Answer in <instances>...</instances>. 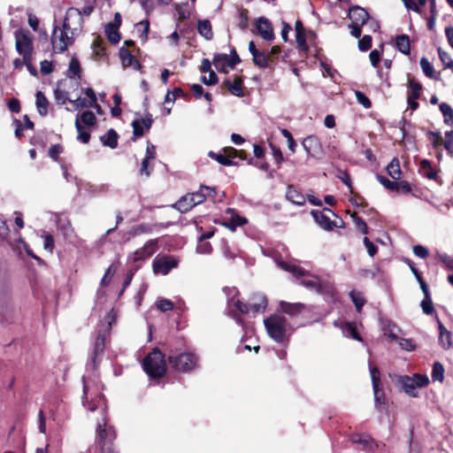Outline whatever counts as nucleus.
I'll use <instances>...</instances> for the list:
<instances>
[{
  "label": "nucleus",
  "mask_w": 453,
  "mask_h": 453,
  "mask_svg": "<svg viewBox=\"0 0 453 453\" xmlns=\"http://www.w3.org/2000/svg\"><path fill=\"white\" fill-rule=\"evenodd\" d=\"M74 36L70 31L55 26L51 35V45L55 53H62L65 51L74 42Z\"/></svg>",
  "instance_id": "obj_6"
},
{
  "label": "nucleus",
  "mask_w": 453,
  "mask_h": 453,
  "mask_svg": "<svg viewBox=\"0 0 453 453\" xmlns=\"http://www.w3.org/2000/svg\"><path fill=\"white\" fill-rule=\"evenodd\" d=\"M135 32L142 41H146L150 31V22L148 19L142 20L135 24Z\"/></svg>",
  "instance_id": "obj_31"
},
{
  "label": "nucleus",
  "mask_w": 453,
  "mask_h": 453,
  "mask_svg": "<svg viewBox=\"0 0 453 453\" xmlns=\"http://www.w3.org/2000/svg\"><path fill=\"white\" fill-rule=\"evenodd\" d=\"M16 50L23 56L24 62L30 67L31 56H32V41L29 35L23 32L16 33Z\"/></svg>",
  "instance_id": "obj_9"
},
{
  "label": "nucleus",
  "mask_w": 453,
  "mask_h": 453,
  "mask_svg": "<svg viewBox=\"0 0 453 453\" xmlns=\"http://www.w3.org/2000/svg\"><path fill=\"white\" fill-rule=\"evenodd\" d=\"M440 111L444 117V123L449 126H453V109L452 107L446 104L441 103L440 104Z\"/></svg>",
  "instance_id": "obj_34"
},
{
  "label": "nucleus",
  "mask_w": 453,
  "mask_h": 453,
  "mask_svg": "<svg viewBox=\"0 0 453 453\" xmlns=\"http://www.w3.org/2000/svg\"><path fill=\"white\" fill-rule=\"evenodd\" d=\"M116 272V266L113 265H111L108 269L106 270L102 280L101 285L102 286H107L110 283L111 278L113 276V274Z\"/></svg>",
  "instance_id": "obj_54"
},
{
  "label": "nucleus",
  "mask_w": 453,
  "mask_h": 453,
  "mask_svg": "<svg viewBox=\"0 0 453 453\" xmlns=\"http://www.w3.org/2000/svg\"><path fill=\"white\" fill-rule=\"evenodd\" d=\"M420 171L429 180H436L438 173L432 168L430 162L427 159H423L420 162Z\"/></svg>",
  "instance_id": "obj_29"
},
{
  "label": "nucleus",
  "mask_w": 453,
  "mask_h": 453,
  "mask_svg": "<svg viewBox=\"0 0 453 453\" xmlns=\"http://www.w3.org/2000/svg\"><path fill=\"white\" fill-rule=\"evenodd\" d=\"M432 379L434 381L439 382H442L444 379V368L443 365L439 362H435L434 364L432 371Z\"/></svg>",
  "instance_id": "obj_37"
},
{
  "label": "nucleus",
  "mask_w": 453,
  "mask_h": 453,
  "mask_svg": "<svg viewBox=\"0 0 453 453\" xmlns=\"http://www.w3.org/2000/svg\"><path fill=\"white\" fill-rule=\"evenodd\" d=\"M438 54L441 61L444 65L445 68H449L452 64L453 60L449 54L444 50H442L441 48L438 49Z\"/></svg>",
  "instance_id": "obj_50"
},
{
  "label": "nucleus",
  "mask_w": 453,
  "mask_h": 453,
  "mask_svg": "<svg viewBox=\"0 0 453 453\" xmlns=\"http://www.w3.org/2000/svg\"><path fill=\"white\" fill-rule=\"evenodd\" d=\"M69 102L73 104V106L76 110H81L82 108L94 107L91 104V102H88V99H86V98L78 97L75 100H69Z\"/></svg>",
  "instance_id": "obj_48"
},
{
  "label": "nucleus",
  "mask_w": 453,
  "mask_h": 453,
  "mask_svg": "<svg viewBox=\"0 0 453 453\" xmlns=\"http://www.w3.org/2000/svg\"><path fill=\"white\" fill-rule=\"evenodd\" d=\"M411 378L413 380L414 383H416L418 388L425 387L429 382V380L426 375L415 374Z\"/></svg>",
  "instance_id": "obj_62"
},
{
  "label": "nucleus",
  "mask_w": 453,
  "mask_h": 453,
  "mask_svg": "<svg viewBox=\"0 0 453 453\" xmlns=\"http://www.w3.org/2000/svg\"><path fill=\"white\" fill-rule=\"evenodd\" d=\"M247 223V219L235 213L234 209L228 208L225 212L222 226L228 228L231 232H234L237 226H243Z\"/></svg>",
  "instance_id": "obj_11"
},
{
  "label": "nucleus",
  "mask_w": 453,
  "mask_h": 453,
  "mask_svg": "<svg viewBox=\"0 0 453 453\" xmlns=\"http://www.w3.org/2000/svg\"><path fill=\"white\" fill-rule=\"evenodd\" d=\"M123 66H131L134 62V56L126 49L122 48L119 52Z\"/></svg>",
  "instance_id": "obj_43"
},
{
  "label": "nucleus",
  "mask_w": 453,
  "mask_h": 453,
  "mask_svg": "<svg viewBox=\"0 0 453 453\" xmlns=\"http://www.w3.org/2000/svg\"><path fill=\"white\" fill-rule=\"evenodd\" d=\"M256 27L263 39L266 41H272L273 39L274 35L273 27L266 19L262 17L257 19Z\"/></svg>",
  "instance_id": "obj_18"
},
{
  "label": "nucleus",
  "mask_w": 453,
  "mask_h": 453,
  "mask_svg": "<svg viewBox=\"0 0 453 453\" xmlns=\"http://www.w3.org/2000/svg\"><path fill=\"white\" fill-rule=\"evenodd\" d=\"M75 127L78 132L77 139L83 143H88L90 139V134L88 132L83 130L78 117L75 119Z\"/></svg>",
  "instance_id": "obj_39"
},
{
  "label": "nucleus",
  "mask_w": 453,
  "mask_h": 453,
  "mask_svg": "<svg viewBox=\"0 0 453 453\" xmlns=\"http://www.w3.org/2000/svg\"><path fill=\"white\" fill-rule=\"evenodd\" d=\"M225 152L226 157L233 160L235 157H240L241 159H245V157L243 156L242 151H238L237 150L232 148V147H226L225 148Z\"/></svg>",
  "instance_id": "obj_55"
},
{
  "label": "nucleus",
  "mask_w": 453,
  "mask_h": 453,
  "mask_svg": "<svg viewBox=\"0 0 453 453\" xmlns=\"http://www.w3.org/2000/svg\"><path fill=\"white\" fill-rule=\"evenodd\" d=\"M376 178L379 180V182L381 185H383L386 188L389 190H395V188H396L395 181L389 180L388 179L381 175H377Z\"/></svg>",
  "instance_id": "obj_58"
},
{
  "label": "nucleus",
  "mask_w": 453,
  "mask_h": 453,
  "mask_svg": "<svg viewBox=\"0 0 453 453\" xmlns=\"http://www.w3.org/2000/svg\"><path fill=\"white\" fill-rule=\"evenodd\" d=\"M440 329V343L442 345L444 349H448L451 345V334L445 328V326L440 322L439 323Z\"/></svg>",
  "instance_id": "obj_33"
},
{
  "label": "nucleus",
  "mask_w": 453,
  "mask_h": 453,
  "mask_svg": "<svg viewBox=\"0 0 453 453\" xmlns=\"http://www.w3.org/2000/svg\"><path fill=\"white\" fill-rule=\"evenodd\" d=\"M143 369L150 377H162L166 372L165 355L158 349H154L153 351L144 358Z\"/></svg>",
  "instance_id": "obj_4"
},
{
  "label": "nucleus",
  "mask_w": 453,
  "mask_h": 453,
  "mask_svg": "<svg viewBox=\"0 0 453 453\" xmlns=\"http://www.w3.org/2000/svg\"><path fill=\"white\" fill-rule=\"evenodd\" d=\"M269 336L277 342L284 341L287 330L288 322L286 319L280 315H273L264 320Z\"/></svg>",
  "instance_id": "obj_5"
},
{
  "label": "nucleus",
  "mask_w": 453,
  "mask_h": 453,
  "mask_svg": "<svg viewBox=\"0 0 453 453\" xmlns=\"http://www.w3.org/2000/svg\"><path fill=\"white\" fill-rule=\"evenodd\" d=\"M303 147L307 154L313 157H319L321 154V144L318 137L311 135L303 141Z\"/></svg>",
  "instance_id": "obj_13"
},
{
  "label": "nucleus",
  "mask_w": 453,
  "mask_h": 453,
  "mask_svg": "<svg viewBox=\"0 0 453 453\" xmlns=\"http://www.w3.org/2000/svg\"><path fill=\"white\" fill-rule=\"evenodd\" d=\"M225 85L228 88V90L236 96H242L243 95V88H242V80L241 77L236 76L234 81H230L229 80L225 81Z\"/></svg>",
  "instance_id": "obj_21"
},
{
  "label": "nucleus",
  "mask_w": 453,
  "mask_h": 453,
  "mask_svg": "<svg viewBox=\"0 0 453 453\" xmlns=\"http://www.w3.org/2000/svg\"><path fill=\"white\" fill-rule=\"evenodd\" d=\"M253 61L259 67H267L273 62V59L265 52L259 51L254 54Z\"/></svg>",
  "instance_id": "obj_32"
},
{
  "label": "nucleus",
  "mask_w": 453,
  "mask_h": 453,
  "mask_svg": "<svg viewBox=\"0 0 453 453\" xmlns=\"http://www.w3.org/2000/svg\"><path fill=\"white\" fill-rule=\"evenodd\" d=\"M387 172L392 179H394V180L400 179V177L402 175V172H401L400 163H399L398 158L394 157L391 160V162L387 166Z\"/></svg>",
  "instance_id": "obj_28"
},
{
  "label": "nucleus",
  "mask_w": 453,
  "mask_h": 453,
  "mask_svg": "<svg viewBox=\"0 0 453 453\" xmlns=\"http://www.w3.org/2000/svg\"><path fill=\"white\" fill-rule=\"evenodd\" d=\"M349 18L351 20V24L365 25L369 19V13L365 9L354 5L349 8Z\"/></svg>",
  "instance_id": "obj_15"
},
{
  "label": "nucleus",
  "mask_w": 453,
  "mask_h": 453,
  "mask_svg": "<svg viewBox=\"0 0 453 453\" xmlns=\"http://www.w3.org/2000/svg\"><path fill=\"white\" fill-rule=\"evenodd\" d=\"M372 46V37L370 35H365L358 41V48L363 50H368Z\"/></svg>",
  "instance_id": "obj_60"
},
{
  "label": "nucleus",
  "mask_w": 453,
  "mask_h": 453,
  "mask_svg": "<svg viewBox=\"0 0 453 453\" xmlns=\"http://www.w3.org/2000/svg\"><path fill=\"white\" fill-rule=\"evenodd\" d=\"M356 98L357 102L362 104L365 109H369L372 105L369 98L361 91L355 92Z\"/></svg>",
  "instance_id": "obj_56"
},
{
  "label": "nucleus",
  "mask_w": 453,
  "mask_h": 453,
  "mask_svg": "<svg viewBox=\"0 0 453 453\" xmlns=\"http://www.w3.org/2000/svg\"><path fill=\"white\" fill-rule=\"evenodd\" d=\"M280 266L284 270L291 272L295 275H297V276H302V275H303V273H304V271L302 268H299V267H297L296 265H288L287 263H281Z\"/></svg>",
  "instance_id": "obj_61"
},
{
  "label": "nucleus",
  "mask_w": 453,
  "mask_h": 453,
  "mask_svg": "<svg viewBox=\"0 0 453 453\" xmlns=\"http://www.w3.org/2000/svg\"><path fill=\"white\" fill-rule=\"evenodd\" d=\"M349 296L354 303L357 311H360L365 303L361 292L352 290L349 293Z\"/></svg>",
  "instance_id": "obj_38"
},
{
  "label": "nucleus",
  "mask_w": 453,
  "mask_h": 453,
  "mask_svg": "<svg viewBox=\"0 0 453 453\" xmlns=\"http://www.w3.org/2000/svg\"><path fill=\"white\" fill-rule=\"evenodd\" d=\"M80 122L83 123L84 125L90 127L94 126L96 124V116L92 111H86L82 112L81 115V118L79 119Z\"/></svg>",
  "instance_id": "obj_44"
},
{
  "label": "nucleus",
  "mask_w": 453,
  "mask_h": 453,
  "mask_svg": "<svg viewBox=\"0 0 453 453\" xmlns=\"http://www.w3.org/2000/svg\"><path fill=\"white\" fill-rule=\"evenodd\" d=\"M118 134L112 128L109 129L107 133L100 137L102 143L104 146H108L114 149L118 145Z\"/></svg>",
  "instance_id": "obj_23"
},
{
  "label": "nucleus",
  "mask_w": 453,
  "mask_h": 453,
  "mask_svg": "<svg viewBox=\"0 0 453 453\" xmlns=\"http://www.w3.org/2000/svg\"><path fill=\"white\" fill-rule=\"evenodd\" d=\"M302 284L304 287H306L308 288H311V289H314L317 292H320V290H321L320 285H319V281L316 279L303 280L302 281Z\"/></svg>",
  "instance_id": "obj_63"
},
{
  "label": "nucleus",
  "mask_w": 453,
  "mask_h": 453,
  "mask_svg": "<svg viewBox=\"0 0 453 453\" xmlns=\"http://www.w3.org/2000/svg\"><path fill=\"white\" fill-rule=\"evenodd\" d=\"M399 346L401 349L412 351L416 349V344L411 339L399 338Z\"/></svg>",
  "instance_id": "obj_53"
},
{
  "label": "nucleus",
  "mask_w": 453,
  "mask_h": 453,
  "mask_svg": "<svg viewBox=\"0 0 453 453\" xmlns=\"http://www.w3.org/2000/svg\"><path fill=\"white\" fill-rule=\"evenodd\" d=\"M422 311L424 313L430 315L434 312V306L431 296H426L420 303Z\"/></svg>",
  "instance_id": "obj_46"
},
{
  "label": "nucleus",
  "mask_w": 453,
  "mask_h": 453,
  "mask_svg": "<svg viewBox=\"0 0 453 453\" xmlns=\"http://www.w3.org/2000/svg\"><path fill=\"white\" fill-rule=\"evenodd\" d=\"M153 123V119L150 114H148L145 118L134 119L132 122L133 132L135 137L142 136L144 130H149Z\"/></svg>",
  "instance_id": "obj_16"
},
{
  "label": "nucleus",
  "mask_w": 453,
  "mask_h": 453,
  "mask_svg": "<svg viewBox=\"0 0 453 453\" xmlns=\"http://www.w3.org/2000/svg\"><path fill=\"white\" fill-rule=\"evenodd\" d=\"M332 211L325 209L324 211H312L311 215L315 221L325 230H332L334 224L331 221L328 214H332Z\"/></svg>",
  "instance_id": "obj_14"
},
{
  "label": "nucleus",
  "mask_w": 453,
  "mask_h": 453,
  "mask_svg": "<svg viewBox=\"0 0 453 453\" xmlns=\"http://www.w3.org/2000/svg\"><path fill=\"white\" fill-rule=\"evenodd\" d=\"M250 311L254 312H263L267 306V300L265 295L257 293L251 297ZM229 312L238 324H242L241 318L236 316V311L245 314L250 311L248 304L242 303L240 300H234L232 298L228 301Z\"/></svg>",
  "instance_id": "obj_2"
},
{
  "label": "nucleus",
  "mask_w": 453,
  "mask_h": 453,
  "mask_svg": "<svg viewBox=\"0 0 453 453\" xmlns=\"http://www.w3.org/2000/svg\"><path fill=\"white\" fill-rule=\"evenodd\" d=\"M178 265V261L173 257H157L153 261V272L157 274L166 275L171 269Z\"/></svg>",
  "instance_id": "obj_10"
},
{
  "label": "nucleus",
  "mask_w": 453,
  "mask_h": 453,
  "mask_svg": "<svg viewBox=\"0 0 453 453\" xmlns=\"http://www.w3.org/2000/svg\"><path fill=\"white\" fill-rule=\"evenodd\" d=\"M370 373L374 392L375 403L376 406H379L380 404V397L383 395V392L379 388L380 372L377 367H371Z\"/></svg>",
  "instance_id": "obj_20"
},
{
  "label": "nucleus",
  "mask_w": 453,
  "mask_h": 453,
  "mask_svg": "<svg viewBox=\"0 0 453 453\" xmlns=\"http://www.w3.org/2000/svg\"><path fill=\"white\" fill-rule=\"evenodd\" d=\"M105 33L111 42L118 43L119 42L120 35L119 34V27H116V25L108 24L105 27Z\"/></svg>",
  "instance_id": "obj_35"
},
{
  "label": "nucleus",
  "mask_w": 453,
  "mask_h": 453,
  "mask_svg": "<svg viewBox=\"0 0 453 453\" xmlns=\"http://www.w3.org/2000/svg\"><path fill=\"white\" fill-rule=\"evenodd\" d=\"M409 94L408 97L418 98L422 89L421 84L414 79H409Z\"/></svg>",
  "instance_id": "obj_36"
},
{
  "label": "nucleus",
  "mask_w": 453,
  "mask_h": 453,
  "mask_svg": "<svg viewBox=\"0 0 453 453\" xmlns=\"http://www.w3.org/2000/svg\"><path fill=\"white\" fill-rule=\"evenodd\" d=\"M286 196L288 201L297 205H303L306 201L303 195L290 188L288 189Z\"/></svg>",
  "instance_id": "obj_30"
},
{
  "label": "nucleus",
  "mask_w": 453,
  "mask_h": 453,
  "mask_svg": "<svg viewBox=\"0 0 453 453\" xmlns=\"http://www.w3.org/2000/svg\"><path fill=\"white\" fill-rule=\"evenodd\" d=\"M197 30L206 40H211L213 37L211 25L208 19L199 20Z\"/></svg>",
  "instance_id": "obj_27"
},
{
  "label": "nucleus",
  "mask_w": 453,
  "mask_h": 453,
  "mask_svg": "<svg viewBox=\"0 0 453 453\" xmlns=\"http://www.w3.org/2000/svg\"><path fill=\"white\" fill-rule=\"evenodd\" d=\"M213 65L218 71L227 73V68L230 67V58L226 54H217L213 58Z\"/></svg>",
  "instance_id": "obj_22"
},
{
  "label": "nucleus",
  "mask_w": 453,
  "mask_h": 453,
  "mask_svg": "<svg viewBox=\"0 0 453 453\" xmlns=\"http://www.w3.org/2000/svg\"><path fill=\"white\" fill-rule=\"evenodd\" d=\"M168 360L176 370L181 372H188L197 364V357L193 353H182L177 357L169 356Z\"/></svg>",
  "instance_id": "obj_8"
},
{
  "label": "nucleus",
  "mask_w": 453,
  "mask_h": 453,
  "mask_svg": "<svg viewBox=\"0 0 453 453\" xmlns=\"http://www.w3.org/2000/svg\"><path fill=\"white\" fill-rule=\"evenodd\" d=\"M395 46L404 55H410L411 47H410V39L406 35H401L396 36L395 38Z\"/></svg>",
  "instance_id": "obj_26"
},
{
  "label": "nucleus",
  "mask_w": 453,
  "mask_h": 453,
  "mask_svg": "<svg viewBox=\"0 0 453 453\" xmlns=\"http://www.w3.org/2000/svg\"><path fill=\"white\" fill-rule=\"evenodd\" d=\"M352 443L359 444L361 449L367 453H372L378 447L377 443L365 434H354L350 436Z\"/></svg>",
  "instance_id": "obj_12"
},
{
  "label": "nucleus",
  "mask_w": 453,
  "mask_h": 453,
  "mask_svg": "<svg viewBox=\"0 0 453 453\" xmlns=\"http://www.w3.org/2000/svg\"><path fill=\"white\" fill-rule=\"evenodd\" d=\"M420 67L423 73L429 78H433L434 74V69L432 64L426 58H422L419 62Z\"/></svg>",
  "instance_id": "obj_42"
},
{
  "label": "nucleus",
  "mask_w": 453,
  "mask_h": 453,
  "mask_svg": "<svg viewBox=\"0 0 453 453\" xmlns=\"http://www.w3.org/2000/svg\"><path fill=\"white\" fill-rule=\"evenodd\" d=\"M443 146L449 154H453V130L446 132Z\"/></svg>",
  "instance_id": "obj_49"
},
{
  "label": "nucleus",
  "mask_w": 453,
  "mask_h": 453,
  "mask_svg": "<svg viewBox=\"0 0 453 453\" xmlns=\"http://www.w3.org/2000/svg\"><path fill=\"white\" fill-rule=\"evenodd\" d=\"M157 240H150L148 241L144 246L134 253V260H142L151 257L157 250Z\"/></svg>",
  "instance_id": "obj_17"
},
{
  "label": "nucleus",
  "mask_w": 453,
  "mask_h": 453,
  "mask_svg": "<svg viewBox=\"0 0 453 453\" xmlns=\"http://www.w3.org/2000/svg\"><path fill=\"white\" fill-rule=\"evenodd\" d=\"M63 149L59 144L52 145L49 150V156L54 159L58 160V156L61 154Z\"/></svg>",
  "instance_id": "obj_64"
},
{
  "label": "nucleus",
  "mask_w": 453,
  "mask_h": 453,
  "mask_svg": "<svg viewBox=\"0 0 453 453\" xmlns=\"http://www.w3.org/2000/svg\"><path fill=\"white\" fill-rule=\"evenodd\" d=\"M156 304L157 309L161 311H168L173 308V303L168 299H160Z\"/></svg>",
  "instance_id": "obj_57"
},
{
  "label": "nucleus",
  "mask_w": 453,
  "mask_h": 453,
  "mask_svg": "<svg viewBox=\"0 0 453 453\" xmlns=\"http://www.w3.org/2000/svg\"><path fill=\"white\" fill-rule=\"evenodd\" d=\"M83 9L69 8L66 11L65 17L63 22L65 29L70 31V34L76 35L80 33L83 27Z\"/></svg>",
  "instance_id": "obj_7"
},
{
  "label": "nucleus",
  "mask_w": 453,
  "mask_h": 453,
  "mask_svg": "<svg viewBox=\"0 0 453 453\" xmlns=\"http://www.w3.org/2000/svg\"><path fill=\"white\" fill-rule=\"evenodd\" d=\"M209 156L214 159H216L219 164L223 165H236L233 160L229 159L225 152V149L223 150L222 154H215L214 152L211 151L209 153Z\"/></svg>",
  "instance_id": "obj_40"
},
{
  "label": "nucleus",
  "mask_w": 453,
  "mask_h": 453,
  "mask_svg": "<svg viewBox=\"0 0 453 453\" xmlns=\"http://www.w3.org/2000/svg\"><path fill=\"white\" fill-rule=\"evenodd\" d=\"M427 138L431 142V143L434 149H438L441 147V145L442 143V138H441L440 133L434 132V131H428Z\"/></svg>",
  "instance_id": "obj_45"
},
{
  "label": "nucleus",
  "mask_w": 453,
  "mask_h": 453,
  "mask_svg": "<svg viewBox=\"0 0 453 453\" xmlns=\"http://www.w3.org/2000/svg\"><path fill=\"white\" fill-rule=\"evenodd\" d=\"M84 398H83V405L90 411H93L96 409L101 410L102 419L97 422L96 430V448L100 450L101 453H115L112 448V441L116 437L115 431L111 426L107 424V418L105 414V409L104 407L103 400L99 397L96 400L97 403L88 402L87 395L88 388L87 386L84 385L83 388Z\"/></svg>",
  "instance_id": "obj_1"
},
{
  "label": "nucleus",
  "mask_w": 453,
  "mask_h": 453,
  "mask_svg": "<svg viewBox=\"0 0 453 453\" xmlns=\"http://www.w3.org/2000/svg\"><path fill=\"white\" fill-rule=\"evenodd\" d=\"M342 331L345 335L350 336L357 341H362L361 337L356 330L355 326L352 323H345L342 326Z\"/></svg>",
  "instance_id": "obj_41"
},
{
  "label": "nucleus",
  "mask_w": 453,
  "mask_h": 453,
  "mask_svg": "<svg viewBox=\"0 0 453 453\" xmlns=\"http://www.w3.org/2000/svg\"><path fill=\"white\" fill-rule=\"evenodd\" d=\"M402 387L404 392L411 396L418 395V387L416 383H414L413 380L411 377L405 376L401 380Z\"/></svg>",
  "instance_id": "obj_24"
},
{
  "label": "nucleus",
  "mask_w": 453,
  "mask_h": 453,
  "mask_svg": "<svg viewBox=\"0 0 453 453\" xmlns=\"http://www.w3.org/2000/svg\"><path fill=\"white\" fill-rule=\"evenodd\" d=\"M216 192L213 188L201 186L199 190L182 196L176 203L175 207L180 212H186L194 206L202 203L206 197H214Z\"/></svg>",
  "instance_id": "obj_3"
},
{
  "label": "nucleus",
  "mask_w": 453,
  "mask_h": 453,
  "mask_svg": "<svg viewBox=\"0 0 453 453\" xmlns=\"http://www.w3.org/2000/svg\"><path fill=\"white\" fill-rule=\"evenodd\" d=\"M104 349V338L101 335H98L96 340V342H95V349H94L95 357L93 358V362H96V356L103 353Z\"/></svg>",
  "instance_id": "obj_51"
},
{
  "label": "nucleus",
  "mask_w": 453,
  "mask_h": 453,
  "mask_svg": "<svg viewBox=\"0 0 453 453\" xmlns=\"http://www.w3.org/2000/svg\"><path fill=\"white\" fill-rule=\"evenodd\" d=\"M36 101V108L41 116H46L48 114V106H49V101L45 97L42 92L38 91L35 95Z\"/></svg>",
  "instance_id": "obj_25"
},
{
  "label": "nucleus",
  "mask_w": 453,
  "mask_h": 453,
  "mask_svg": "<svg viewBox=\"0 0 453 453\" xmlns=\"http://www.w3.org/2000/svg\"><path fill=\"white\" fill-rule=\"evenodd\" d=\"M151 160V158H148L147 157H145V158L142 160L140 169L141 175H145L146 177L150 176V170L152 169V166L150 167V162Z\"/></svg>",
  "instance_id": "obj_59"
},
{
  "label": "nucleus",
  "mask_w": 453,
  "mask_h": 453,
  "mask_svg": "<svg viewBox=\"0 0 453 453\" xmlns=\"http://www.w3.org/2000/svg\"><path fill=\"white\" fill-rule=\"evenodd\" d=\"M280 308L283 313L291 317H295L300 314L305 309V305L302 303H288L285 301H280Z\"/></svg>",
  "instance_id": "obj_19"
},
{
  "label": "nucleus",
  "mask_w": 453,
  "mask_h": 453,
  "mask_svg": "<svg viewBox=\"0 0 453 453\" xmlns=\"http://www.w3.org/2000/svg\"><path fill=\"white\" fill-rule=\"evenodd\" d=\"M351 217H352L353 221L356 224V226L357 227V229L359 231H361L363 234H367L368 227H367L366 223L360 217H358L356 213L352 214Z\"/></svg>",
  "instance_id": "obj_52"
},
{
  "label": "nucleus",
  "mask_w": 453,
  "mask_h": 453,
  "mask_svg": "<svg viewBox=\"0 0 453 453\" xmlns=\"http://www.w3.org/2000/svg\"><path fill=\"white\" fill-rule=\"evenodd\" d=\"M238 19H239L238 27L242 30L246 29L248 27V20H249L248 11L245 9L240 10L239 15H238Z\"/></svg>",
  "instance_id": "obj_47"
}]
</instances>
